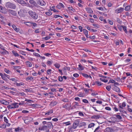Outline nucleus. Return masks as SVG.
Here are the masks:
<instances>
[{"label": "nucleus", "mask_w": 132, "mask_h": 132, "mask_svg": "<svg viewBox=\"0 0 132 132\" xmlns=\"http://www.w3.org/2000/svg\"><path fill=\"white\" fill-rule=\"evenodd\" d=\"M25 63L27 67H32V63L29 61H26L25 62Z\"/></svg>", "instance_id": "6ab92c4d"}, {"label": "nucleus", "mask_w": 132, "mask_h": 132, "mask_svg": "<svg viewBox=\"0 0 132 132\" xmlns=\"http://www.w3.org/2000/svg\"><path fill=\"white\" fill-rule=\"evenodd\" d=\"M98 94V93L95 92L92 93H91V95L93 96H96Z\"/></svg>", "instance_id": "6e6d98bb"}, {"label": "nucleus", "mask_w": 132, "mask_h": 132, "mask_svg": "<svg viewBox=\"0 0 132 132\" xmlns=\"http://www.w3.org/2000/svg\"><path fill=\"white\" fill-rule=\"evenodd\" d=\"M12 27L13 28L14 30L16 32H19L20 29L19 28H17L16 27L14 24H13L12 26Z\"/></svg>", "instance_id": "4468645a"}, {"label": "nucleus", "mask_w": 132, "mask_h": 132, "mask_svg": "<svg viewBox=\"0 0 132 132\" xmlns=\"http://www.w3.org/2000/svg\"><path fill=\"white\" fill-rule=\"evenodd\" d=\"M57 103V102L55 101H53L50 103V105L51 106H53L56 105Z\"/></svg>", "instance_id": "5701e85b"}, {"label": "nucleus", "mask_w": 132, "mask_h": 132, "mask_svg": "<svg viewBox=\"0 0 132 132\" xmlns=\"http://www.w3.org/2000/svg\"><path fill=\"white\" fill-rule=\"evenodd\" d=\"M14 84H15L16 86L18 87L23 85L24 84V83L21 82L19 83H15Z\"/></svg>", "instance_id": "393cba45"}, {"label": "nucleus", "mask_w": 132, "mask_h": 132, "mask_svg": "<svg viewBox=\"0 0 132 132\" xmlns=\"http://www.w3.org/2000/svg\"><path fill=\"white\" fill-rule=\"evenodd\" d=\"M116 117L119 119H122V117L120 115H115Z\"/></svg>", "instance_id": "de8ad7c7"}, {"label": "nucleus", "mask_w": 132, "mask_h": 132, "mask_svg": "<svg viewBox=\"0 0 132 132\" xmlns=\"http://www.w3.org/2000/svg\"><path fill=\"white\" fill-rule=\"evenodd\" d=\"M8 11L10 13L14 16H15L16 15V12L14 10H9Z\"/></svg>", "instance_id": "f8f14e48"}, {"label": "nucleus", "mask_w": 132, "mask_h": 132, "mask_svg": "<svg viewBox=\"0 0 132 132\" xmlns=\"http://www.w3.org/2000/svg\"><path fill=\"white\" fill-rule=\"evenodd\" d=\"M68 9L71 12H74L75 11V10L72 7H68Z\"/></svg>", "instance_id": "a878e982"}, {"label": "nucleus", "mask_w": 132, "mask_h": 132, "mask_svg": "<svg viewBox=\"0 0 132 132\" xmlns=\"http://www.w3.org/2000/svg\"><path fill=\"white\" fill-rule=\"evenodd\" d=\"M12 53L15 56H19V54L14 51H12Z\"/></svg>", "instance_id": "c756f323"}, {"label": "nucleus", "mask_w": 132, "mask_h": 132, "mask_svg": "<svg viewBox=\"0 0 132 132\" xmlns=\"http://www.w3.org/2000/svg\"><path fill=\"white\" fill-rule=\"evenodd\" d=\"M18 103H12L10 104L12 109L17 108L19 107V105H18Z\"/></svg>", "instance_id": "9b49d317"}, {"label": "nucleus", "mask_w": 132, "mask_h": 132, "mask_svg": "<svg viewBox=\"0 0 132 132\" xmlns=\"http://www.w3.org/2000/svg\"><path fill=\"white\" fill-rule=\"evenodd\" d=\"M80 121L79 120L77 119L75 120V122L73 124V129H76L78 126Z\"/></svg>", "instance_id": "20e7f679"}, {"label": "nucleus", "mask_w": 132, "mask_h": 132, "mask_svg": "<svg viewBox=\"0 0 132 132\" xmlns=\"http://www.w3.org/2000/svg\"><path fill=\"white\" fill-rule=\"evenodd\" d=\"M16 1L19 3L20 4L23 6L26 5V3L23 0H14Z\"/></svg>", "instance_id": "6e6552de"}, {"label": "nucleus", "mask_w": 132, "mask_h": 132, "mask_svg": "<svg viewBox=\"0 0 132 132\" xmlns=\"http://www.w3.org/2000/svg\"><path fill=\"white\" fill-rule=\"evenodd\" d=\"M118 105L119 106V109H120L121 111H123L122 110L123 108L122 107L121 105L120 104H119Z\"/></svg>", "instance_id": "052dcab7"}, {"label": "nucleus", "mask_w": 132, "mask_h": 132, "mask_svg": "<svg viewBox=\"0 0 132 132\" xmlns=\"http://www.w3.org/2000/svg\"><path fill=\"white\" fill-rule=\"evenodd\" d=\"M0 103L3 104H5V105L7 104H6V103H7V104H8V103L6 101H5L3 100H0Z\"/></svg>", "instance_id": "c85d7f7f"}, {"label": "nucleus", "mask_w": 132, "mask_h": 132, "mask_svg": "<svg viewBox=\"0 0 132 132\" xmlns=\"http://www.w3.org/2000/svg\"><path fill=\"white\" fill-rule=\"evenodd\" d=\"M46 126L47 127V129H51L53 128V126L52 123L51 122H48L47 123Z\"/></svg>", "instance_id": "0eeeda50"}, {"label": "nucleus", "mask_w": 132, "mask_h": 132, "mask_svg": "<svg viewBox=\"0 0 132 132\" xmlns=\"http://www.w3.org/2000/svg\"><path fill=\"white\" fill-rule=\"evenodd\" d=\"M87 28L88 30H90L91 32H95L97 31V30L91 29L89 27H87Z\"/></svg>", "instance_id": "aec40b11"}, {"label": "nucleus", "mask_w": 132, "mask_h": 132, "mask_svg": "<svg viewBox=\"0 0 132 132\" xmlns=\"http://www.w3.org/2000/svg\"><path fill=\"white\" fill-rule=\"evenodd\" d=\"M86 125V123L85 122H82L80 123L79 125V127H84V128H85V126Z\"/></svg>", "instance_id": "f3484780"}, {"label": "nucleus", "mask_w": 132, "mask_h": 132, "mask_svg": "<svg viewBox=\"0 0 132 132\" xmlns=\"http://www.w3.org/2000/svg\"><path fill=\"white\" fill-rule=\"evenodd\" d=\"M96 84H97L98 86H100L102 84L101 82L99 81H96L95 82Z\"/></svg>", "instance_id": "79ce46f5"}, {"label": "nucleus", "mask_w": 132, "mask_h": 132, "mask_svg": "<svg viewBox=\"0 0 132 132\" xmlns=\"http://www.w3.org/2000/svg\"><path fill=\"white\" fill-rule=\"evenodd\" d=\"M97 9L99 10H101L102 11H103L104 10V9L102 7H97Z\"/></svg>", "instance_id": "e2e57ef3"}, {"label": "nucleus", "mask_w": 132, "mask_h": 132, "mask_svg": "<svg viewBox=\"0 0 132 132\" xmlns=\"http://www.w3.org/2000/svg\"><path fill=\"white\" fill-rule=\"evenodd\" d=\"M111 88V85L108 86L106 87V89L108 91H110Z\"/></svg>", "instance_id": "f704fd0d"}, {"label": "nucleus", "mask_w": 132, "mask_h": 132, "mask_svg": "<svg viewBox=\"0 0 132 132\" xmlns=\"http://www.w3.org/2000/svg\"><path fill=\"white\" fill-rule=\"evenodd\" d=\"M122 28L123 30L125 31V32L126 34H127L128 31L127 30V27L125 26H122Z\"/></svg>", "instance_id": "b1692460"}, {"label": "nucleus", "mask_w": 132, "mask_h": 132, "mask_svg": "<svg viewBox=\"0 0 132 132\" xmlns=\"http://www.w3.org/2000/svg\"><path fill=\"white\" fill-rule=\"evenodd\" d=\"M82 75L83 76L85 77H89V76L86 74L83 73L82 74Z\"/></svg>", "instance_id": "864d4df0"}, {"label": "nucleus", "mask_w": 132, "mask_h": 132, "mask_svg": "<svg viewBox=\"0 0 132 132\" xmlns=\"http://www.w3.org/2000/svg\"><path fill=\"white\" fill-rule=\"evenodd\" d=\"M115 81L113 79H110L109 80V82L108 83H114Z\"/></svg>", "instance_id": "c03bdc74"}, {"label": "nucleus", "mask_w": 132, "mask_h": 132, "mask_svg": "<svg viewBox=\"0 0 132 132\" xmlns=\"http://www.w3.org/2000/svg\"><path fill=\"white\" fill-rule=\"evenodd\" d=\"M33 78L32 77H28L27 78L26 80H30L31 81H32L33 80Z\"/></svg>", "instance_id": "58836bf2"}, {"label": "nucleus", "mask_w": 132, "mask_h": 132, "mask_svg": "<svg viewBox=\"0 0 132 132\" xmlns=\"http://www.w3.org/2000/svg\"><path fill=\"white\" fill-rule=\"evenodd\" d=\"M39 3L40 5L42 6H45L46 5V3L43 1H40Z\"/></svg>", "instance_id": "cd10ccee"}, {"label": "nucleus", "mask_w": 132, "mask_h": 132, "mask_svg": "<svg viewBox=\"0 0 132 132\" xmlns=\"http://www.w3.org/2000/svg\"><path fill=\"white\" fill-rule=\"evenodd\" d=\"M33 54L34 55H35L37 57H41V56L40 55V54H39L36 53V52H34L33 53Z\"/></svg>", "instance_id": "e433bc0d"}, {"label": "nucleus", "mask_w": 132, "mask_h": 132, "mask_svg": "<svg viewBox=\"0 0 132 132\" xmlns=\"http://www.w3.org/2000/svg\"><path fill=\"white\" fill-rule=\"evenodd\" d=\"M64 6L63 4L61 3H59V4L56 6V7L59 9H60L62 7L64 8Z\"/></svg>", "instance_id": "ddd939ff"}, {"label": "nucleus", "mask_w": 132, "mask_h": 132, "mask_svg": "<svg viewBox=\"0 0 132 132\" xmlns=\"http://www.w3.org/2000/svg\"><path fill=\"white\" fill-rule=\"evenodd\" d=\"M79 30L81 32H82V26H79Z\"/></svg>", "instance_id": "69168bd1"}, {"label": "nucleus", "mask_w": 132, "mask_h": 132, "mask_svg": "<svg viewBox=\"0 0 132 132\" xmlns=\"http://www.w3.org/2000/svg\"><path fill=\"white\" fill-rule=\"evenodd\" d=\"M52 70L51 69H48L47 70V73L48 75H50L51 74V71Z\"/></svg>", "instance_id": "8fccbe9b"}, {"label": "nucleus", "mask_w": 132, "mask_h": 132, "mask_svg": "<svg viewBox=\"0 0 132 132\" xmlns=\"http://www.w3.org/2000/svg\"><path fill=\"white\" fill-rule=\"evenodd\" d=\"M95 125V124L93 123H91L89 124L88 125V128H91L92 127H93Z\"/></svg>", "instance_id": "2f4dec72"}, {"label": "nucleus", "mask_w": 132, "mask_h": 132, "mask_svg": "<svg viewBox=\"0 0 132 132\" xmlns=\"http://www.w3.org/2000/svg\"><path fill=\"white\" fill-rule=\"evenodd\" d=\"M0 11L2 13L4 14L6 13L7 12V10L5 8L2 6L0 7Z\"/></svg>", "instance_id": "423d86ee"}, {"label": "nucleus", "mask_w": 132, "mask_h": 132, "mask_svg": "<svg viewBox=\"0 0 132 132\" xmlns=\"http://www.w3.org/2000/svg\"><path fill=\"white\" fill-rule=\"evenodd\" d=\"M130 9V6H127L125 8V10L126 11H129Z\"/></svg>", "instance_id": "473e14b6"}, {"label": "nucleus", "mask_w": 132, "mask_h": 132, "mask_svg": "<svg viewBox=\"0 0 132 132\" xmlns=\"http://www.w3.org/2000/svg\"><path fill=\"white\" fill-rule=\"evenodd\" d=\"M38 130L40 131L45 130L46 132H50L49 129H47V127L46 126L42 125L39 127L38 128Z\"/></svg>", "instance_id": "7ed1b4c3"}, {"label": "nucleus", "mask_w": 132, "mask_h": 132, "mask_svg": "<svg viewBox=\"0 0 132 132\" xmlns=\"http://www.w3.org/2000/svg\"><path fill=\"white\" fill-rule=\"evenodd\" d=\"M112 89L114 91L118 93L120 92V90L119 88L116 86H114L112 88Z\"/></svg>", "instance_id": "1a4fd4ad"}, {"label": "nucleus", "mask_w": 132, "mask_h": 132, "mask_svg": "<svg viewBox=\"0 0 132 132\" xmlns=\"http://www.w3.org/2000/svg\"><path fill=\"white\" fill-rule=\"evenodd\" d=\"M25 90L26 92H31V88L26 89H25Z\"/></svg>", "instance_id": "680f3d73"}, {"label": "nucleus", "mask_w": 132, "mask_h": 132, "mask_svg": "<svg viewBox=\"0 0 132 132\" xmlns=\"http://www.w3.org/2000/svg\"><path fill=\"white\" fill-rule=\"evenodd\" d=\"M78 69L79 70H82L84 69V67L81 64H79L78 65Z\"/></svg>", "instance_id": "bb28decb"}, {"label": "nucleus", "mask_w": 132, "mask_h": 132, "mask_svg": "<svg viewBox=\"0 0 132 132\" xmlns=\"http://www.w3.org/2000/svg\"><path fill=\"white\" fill-rule=\"evenodd\" d=\"M4 71L7 74H9L10 72V71L6 68H5L4 70Z\"/></svg>", "instance_id": "4c0bfd02"}, {"label": "nucleus", "mask_w": 132, "mask_h": 132, "mask_svg": "<svg viewBox=\"0 0 132 132\" xmlns=\"http://www.w3.org/2000/svg\"><path fill=\"white\" fill-rule=\"evenodd\" d=\"M100 79L101 81L103 82H107L108 81V80H107L106 79H105L104 78H100Z\"/></svg>", "instance_id": "c9c22d12"}, {"label": "nucleus", "mask_w": 132, "mask_h": 132, "mask_svg": "<svg viewBox=\"0 0 132 132\" xmlns=\"http://www.w3.org/2000/svg\"><path fill=\"white\" fill-rule=\"evenodd\" d=\"M28 13L29 15L33 19H37L38 18V15L35 12L31 10L28 11Z\"/></svg>", "instance_id": "f257e3e1"}, {"label": "nucleus", "mask_w": 132, "mask_h": 132, "mask_svg": "<svg viewBox=\"0 0 132 132\" xmlns=\"http://www.w3.org/2000/svg\"><path fill=\"white\" fill-rule=\"evenodd\" d=\"M82 102L85 103H88V102L87 100L84 99L82 100Z\"/></svg>", "instance_id": "bf43d9fd"}, {"label": "nucleus", "mask_w": 132, "mask_h": 132, "mask_svg": "<svg viewBox=\"0 0 132 132\" xmlns=\"http://www.w3.org/2000/svg\"><path fill=\"white\" fill-rule=\"evenodd\" d=\"M73 76L74 77L76 78L78 77L79 76V74L77 73L74 74Z\"/></svg>", "instance_id": "603ef678"}, {"label": "nucleus", "mask_w": 132, "mask_h": 132, "mask_svg": "<svg viewBox=\"0 0 132 132\" xmlns=\"http://www.w3.org/2000/svg\"><path fill=\"white\" fill-rule=\"evenodd\" d=\"M0 48L3 50H5L3 46L1 44H0Z\"/></svg>", "instance_id": "338daca9"}, {"label": "nucleus", "mask_w": 132, "mask_h": 132, "mask_svg": "<svg viewBox=\"0 0 132 132\" xmlns=\"http://www.w3.org/2000/svg\"><path fill=\"white\" fill-rule=\"evenodd\" d=\"M59 80L60 81H62L63 80V78L62 76H59L58 77Z\"/></svg>", "instance_id": "49530a36"}, {"label": "nucleus", "mask_w": 132, "mask_h": 132, "mask_svg": "<svg viewBox=\"0 0 132 132\" xmlns=\"http://www.w3.org/2000/svg\"><path fill=\"white\" fill-rule=\"evenodd\" d=\"M10 80L15 82H16L18 81V80L16 79H15L13 78H11Z\"/></svg>", "instance_id": "0e129e2a"}, {"label": "nucleus", "mask_w": 132, "mask_h": 132, "mask_svg": "<svg viewBox=\"0 0 132 132\" xmlns=\"http://www.w3.org/2000/svg\"><path fill=\"white\" fill-rule=\"evenodd\" d=\"M83 31L84 32V33L87 38L88 37V36L89 35L88 34V31L86 30L85 29H83Z\"/></svg>", "instance_id": "4be33fe9"}, {"label": "nucleus", "mask_w": 132, "mask_h": 132, "mask_svg": "<svg viewBox=\"0 0 132 132\" xmlns=\"http://www.w3.org/2000/svg\"><path fill=\"white\" fill-rule=\"evenodd\" d=\"M78 96L80 97H84V94L82 93H80L78 95Z\"/></svg>", "instance_id": "a19ab883"}, {"label": "nucleus", "mask_w": 132, "mask_h": 132, "mask_svg": "<svg viewBox=\"0 0 132 132\" xmlns=\"http://www.w3.org/2000/svg\"><path fill=\"white\" fill-rule=\"evenodd\" d=\"M52 63V61H47V64L51 65Z\"/></svg>", "instance_id": "4d7b16f0"}, {"label": "nucleus", "mask_w": 132, "mask_h": 132, "mask_svg": "<svg viewBox=\"0 0 132 132\" xmlns=\"http://www.w3.org/2000/svg\"><path fill=\"white\" fill-rule=\"evenodd\" d=\"M61 101L64 102H67L69 101V99L67 98H63L62 99Z\"/></svg>", "instance_id": "7c9ffc66"}, {"label": "nucleus", "mask_w": 132, "mask_h": 132, "mask_svg": "<svg viewBox=\"0 0 132 132\" xmlns=\"http://www.w3.org/2000/svg\"><path fill=\"white\" fill-rule=\"evenodd\" d=\"M108 21L109 23H110V24H111V25H112L113 24V22L112 21H111V20H108Z\"/></svg>", "instance_id": "774afa93"}, {"label": "nucleus", "mask_w": 132, "mask_h": 132, "mask_svg": "<svg viewBox=\"0 0 132 132\" xmlns=\"http://www.w3.org/2000/svg\"><path fill=\"white\" fill-rule=\"evenodd\" d=\"M27 23H31V24H32L33 26L34 27H36L37 25L36 23L30 22H27Z\"/></svg>", "instance_id": "3c124183"}, {"label": "nucleus", "mask_w": 132, "mask_h": 132, "mask_svg": "<svg viewBox=\"0 0 132 132\" xmlns=\"http://www.w3.org/2000/svg\"><path fill=\"white\" fill-rule=\"evenodd\" d=\"M117 21L119 23H121L122 22L121 20L120 19L118 18H117Z\"/></svg>", "instance_id": "ea45409f"}, {"label": "nucleus", "mask_w": 132, "mask_h": 132, "mask_svg": "<svg viewBox=\"0 0 132 132\" xmlns=\"http://www.w3.org/2000/svg\"><path fill=\"white\" fill-rule=\"evenodd\" d=\"M32 5L34 7H36L38 9H40L41 8V7L38 5L35 2Z\"/></svg>", "instance_id": "2eb2a0df"}, {"label": "nucleus", "mask_w": 132, "mask_h": 132, "mask_svg": "<svg viewBox=\"0 0 132 132\" xmlns=\"http://www.w3.org/2000/svg\"><path fill=\"white\" fill-rule=\"evenodd\" d=\"M4 121L6 123H8V120L6 118V117H4Z\"/></svg>", "instance_id": "09e8293b"}, {"label": "nucleus", "mask_w": 132, "mask_h": 132, "mask_svg": "<svg viewBox=\"0 0 132 132\" xmlns=\"http://www.w3.org/2000/svg\"><path fill=\"white\" fill-rule=\"evenodd\" d=\"M86 10L88 13H93V11L91 9L90 7H87L86 8Z\"/></svg>", "instance_id": "dca6fc26"}, {"label": "nucleus", "mask_w": 132, "mask_h": 132, "mask_svg": "<svg viewBox=\"0 0 132 132\" xmlns=\"http://www.w3.org/2000/svg\"><path fill=\"white\" fill-rule=\"evenodd\" d=\"M46 15H50L52 14V13L51 12H46L45 13Z\"/></svg>", "instance_id": "37998d69"}, {"label": "nucleus", "mask_w": 132, "mask_h": 132, "mask_svg": "<svg viewBox=\"0 0 132 132\" xmlns=\"http://www.w3.org/2000/svg\"><path fill=\"white\" fill-rule=\"evenodd\" d=\"M124 10L123 8L120 7L118 8L115 11V13L118 14L122 12Z\"/></svg>", "instance_id": "39448f33"}, {"label": "nucleus", "mask_w": 132, "mask_h": 132, "mask_svg": "<svg viewBox=\"0 0 132 132\" xmlns=\"http://www.w3.org/2000/svg\"><path fill=\"white\" fill-rule=\"evenodd\" d=\"M19 94L21 96H25L26 95L23 92H22V93H19Z\"/></svg>", "instance_id": "5fc2aeb1"}, {"label": "nucleus", "mask_w": 132, "mask_h": 132, "mask_svg": "<svg viewBox=\"0 0 132 132\" xmlns=\"http://www.w3.org/2000/svg\"><path fill=\"white\" fill-rule=\"evenodd\" d=\"M53 112V110L52 109L49 110L45 114V115H48L52 113Z\"/></svg>", "instance_id": "412c9836"}, {"label": "nucleus", "mask_w": 132, "mask_h": 132, "mask_svg": "<svg viewBox=\"0 0 132 132\" xmlns=\"http://www.w3.org/2000/svg\"><path fill=\"white\" fill-rule=\"evenodd\" d=\"M54 65L56 68L59 69L60 67V65L57 63H56L54 64Z\"/></svg>", "instance_id": "72a5a7b5"}, {"label": "nucleus", "mask_w": 132, "mask_h": 132, "mask_svg": "<svg viewBox=\"0 0 132 132\" xmlns=\"http://www.w3.org/2000/svg\"><path fill=\"white\" fill-rule=\"evenodd\" d=\"M6 7L7 8L15 9L16 7L15 5L12 3L9 2L6 3Z\"/></svg>", "instance_id": "f03ea898"}, {"label": "nucleus", "mask_w": 132, "mask_h": 132, "mask_svg": "<svg viewBox=\"0 0 132 132\" xmlns=\"http://www.w3.org/2000/svg\"><path fill=\"white\" fill-rule=\"evenodd\" d=\"M100 117V116L99 115L95 114L92 116L91 117V118L92 119H99Z\"/></svg>", "instance_id": "9d476101"}, {"label": "nucleus", "mask_w": 132, "mask_h": 132, "mask_svg": "<svg viewBox=\"0 0 132 132\" xmlns=\"http://www.w3.org/2000/svg\"><path fill=\"white\" fill-rule=\"evenodd\" d=\"M23 130V128H20L19 127H18L17 128H15V132H20Z\"/></svg>", "instance_id": "a211bd4d"}, {"label": "nucleus", "mask_w": 132, "mask_h": 132, "mask_svg": "<svg viewBox=\"0 0 132 132\" xmlns=\"http://www.w3.org/2000/svg\"><path fill=\"white\" fill-rule=\"evenodd\" d=\"M51 38V37L50 36H46L44 38L45 40H48V39H50Z\"/></svg>", "instance_id": "a18cd8bd"}, {"label": "nucleus", "mask_w": 132, "mask_h": 132, "mask_svg": "<svg viewBox=\"0 0 132 132\" xmlns=\"http://www.w3.org/2000/svg\"><path fill=\"white\" fill-rule=\"evenodd\" d=\"M114 80L118 81H121V79L119 78H114Z\"/></svg>", "instance_id": "13d9d810"}]
</instances>
